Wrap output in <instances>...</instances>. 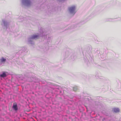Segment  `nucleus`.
Masks as SVG:
<instances>
[{"mask_svg":"<svg viewBox=\"0 0 121 121\" xmlns=\"http://www.w3.org/2000/svg\"><path fill=\"white\" fill-rule=\"evenodd\" d=\"M20 50L15 53L16 54H14V57H16V58L17 59L19 58L20 55H22L24 56V52L26 53L27 52V50L26 47L24 46L23 47H21L20 48Z\"/></svg>","mask_w":121,"mask_h":121,"instance_id":"f257e3e1","label":"nucleus"},{"mask_svg":"<svg viewBox=\"0 0 121 121\" xmlns=\"http://www.w3.org/2000/svg\"><path fill=\"white\" fill-rule=\"evenodd\" d=\"M47 8V13L49 15H50L53 12L56 10L57 8L55 7L53 4H49L47 5L45 7V8Z\"/></svg>","mask_w":121,"mask_h":121,"instance_id":"f03ea898","label":"nucleus"},{"mask_svg":"<svg viewBox=\"0 0 121 121\" xmlns=\"http://www.w3.org/2000/svg\"><path fill=\"white\" fill-rule=\"evenodd\" d=\"M31 74H32V73H30L29 74L28 73L26 75H25L24 77L23 78V79H21L24 80V81H27L28 80L29 78L31 79L32 78V79L36 81H35V82H39L41 81L40 79L38 78L35 76L33 75L31 76Z\"/></svg>","mask_w":121,"mask_h":121,"instance_id":"7ed1b4c3","label":"nucleus"},{"mask_svg":"<svg viewBox=\"0 0 121 121\" xmlns=\"http://www.w3.org/2000/svg\"><path fill=\"white\" fill-rule=\"evenodd\" d=\"M40 36V35L39 34L33 35H31L28 39V43L33 46L34 45V42L33 40L37 39L39 38Z\"/></svg>","mask_w":121,"mask_h":121,"instance_id":"20e7f679","label":"nucleus"},{"mask_svg":"<svg viewBox=\"0 0 121 121\" xmlns=\"http://www.w3.org/2000/svg\"><path fill=\"white\" fill-rule=\"evenodd\" d=\"M21 4L22 7H29L32 4L31 0H21Z\"/></svg>","mask_w":121,"mask_h":121,"instance_id":"39448f33","label":"nucleus"},{"mask_svg":"<svg viewBox=\"0 0 121 121\" xmlns=\"http://www.w3.org/2000/svg\"><path fill=\"white\" fill-rule=\"evenodd\" d=\"M68 10L70 14L73 16L76 13V6L73 5L68 7Z\"/></svg>","mask_w":121,"mask_h":121,"instance_id":"423d86ee","label":"nucleus"},{"mask_svg":"<svg viewBox=\"0 0 121 121\" xmlns=\"http://www.w3.org/2000/svg\"><path fill=\"white\" fill-rule=\"evenodd\" d=\"M9 22L7 20L5 19L2 20L1 25L4 29H7L8 26L9 25Z\"/></svg>","mask_w":121,"mask_h":121,"instance_id":"0eeeda50","label":"nucleus"},{"mask_svg":"<svg viewBox=\"0 0 121 121\" xmlns=\"http://www.w3.org/2000/svg\"><path fill=\"white\" fill-rule=\"evenodd\" d=\"M12 109L16 112L18 110V107L17 103L15 102L13 104Z\"/></svg>","mask_w":121,"mask_h":121,"instance_id":"6e6552de","label":"nucleus"},{"mask_svg":"<svg viewBox=\"0 0 121 121\" xmlns=\"http://www.w3.org/2000/svg\"><path fill=\"white\" fill-rule=\"evenodd\" d=\"M6 61V59L3 57L0 58V67H1L4 65Z\"/></svg>","mask_w":121,"mask_h":121,"instance_id":"1a4fd4ad","label":"nucleus"},{"mask_svg":"<svg viewBox=\"0 0 121 121\" xmlns=\"http://www.w3.org/2000/svg\"><path fill=\"white\" fill-rule=\"evenodd\" d=\"M7 73L5 72H2L0 74V77L4 78L7 76Z\"/></svg>","mask_w":121,"mask_h":121,"instance_id":"9d476101","label":"nucleus"},{"mask_svg":"<svg viewBox=\"0 0 121 121\" xmlns=\"http://www.w3.org/2000/svg\"><path fill=\"white\" fill-rule=\"evenodd\" d=\"M86 20H82L77 24L78 26H79L80 25L83 24L87 22Z\"/></svg>","mask_w":121,"mask_h":121,"instance_id":"9b49d317","label":"nucleus"},{"mask_svg":"<svg viewBox=\"0 0 121 121\" xmlns=\"http://www.w3.org/2000/svg\"><path fill=\"white\" fill-rule=\"evenodd\" d=\"M112 110L116 113H117L119 112V109L118 108H114Z\"/></svg>","mask_w":121,"mask_h":121,"instance_id":"f8f14e48","label":"nucleus"},{"mask_svg":"<svg viewBox=\"0 0 121 121\" xmlns=\"http://www.w3.org/2000/svg\"><path fill=\"white\" fill-rule=\"evenodd\" d=\"M70 54V53L69 51H66L65 53V57H68Z\"/></svg>","mask_w":121,"mask_h":121,"instance_id":"ddd939ff","label":"nucleus"},{"mask_svg":"<svg viewBox=\"0 0 121 121\" xmlns=\"http://www.w3.org/2000/svg\"><path fill=\"white\" fill-rule=\"evenodd\" d=\"M89 48V50L88 51L89 52H91L92 50V47L90 46L88 47Z\"/></svg>","mask_w":121,"mask_h":121,"instance_id":"4468645a","label":"nucleus"},{"mask_svg":"<svg viewBox=\"0 0 121 121\" xmlns=\"http://www.w3.org/2000/svg\"><path fill=\"white\" fill-rule=\"evenodd\" d=\"M51 37H48L47 40V43L49 44V43L50 42V41L51 40Z\"/></svg>","mask_w":121,"mask_h":121,"instance_id":"2eb2a0df","label":"nucleus"},{"mask_svg":"<svg viewBox=\"0 0 121 121\" xmlns=\"http://www.w3.org/2000/svg\"><path fill=\"white\" fill-rule=\"evenodd\" d=\"M73 90L74 91H76L77 90L78 88L76 87H74L73 88Z\"/></svg>","mask_w":121,"mask_h":121,"instance_id":"dca6fc26","label":"nucleus"},{"mask_svg":"<svg viewBox=\"0 0 121 121\" xmlns=\"http://www.w3.org/2000/svg\"><path fill=\"white\" fill-rule=\"evenodd\" d=\"M112 19H113L111 18L107 19H106V21H112Z\"/></svg>","mask_w":121,"mask_h":121,"instance_id":"f3484780","label":"nucleus"},{"mask_svg":"<svg viewBox=\"0 0 121 121\" xmlns=\"http://www.w3.org/2000/svg\"><path fill=\"white\" fill-rule=\"evenodd\" d=\"M57 1L60 2H61L62 1H64L65 0H56Z\"/></svg>","mask_w":121,"mask_h":121,"instance_id":"a211bd4d","label":"nucleus"},{"mask_svg":"<svg viewBox=\"0 0 121 121\" xmlns=\"http://www.w3.org/2000/svg\"><path fill=\"white\" fill-rule=\"evenodd\" d=\"M22 76V75H19L18 76L19 78H20V77H21Z\"/></svg>","mask_w":121,"mask_h":121,"instance_id":"6ab92c4d","label":"nucleus"},{"mask_svg":"<svg viewBox=\"0 0 121 121\" xmlns=\"http://www.w3.org/2000/svg\"><path fill=\"white\" fill-rule=\"evenodd\" d=\"M45 35L44 34H43V33L42 34V35H41V37H43Z\"/></svg>","mask_w":121,"mask_h":121,"instance_id":"aec40b11","label":"nucleus"},{"mask_svg":"<svg viewBox=\"0 0 121 121\" xmlns=\"http://www.w3.org/2000/svg\"><path fill=\"white\" fill-rule=\"evenodd\" d=\"M98 77L99 78H102V77H101V76H99V77H98Z\"/></svg>","mask_w":121,"mask_h":121,"instance_id":"412c9836","label":"nucleus"},{"mask_svg":"<svg viewBox=\"0 0 121 121\" xmlns=\"http://www.w3.org/2000/svg\"><path fill=\"white\" fill-rule=\"evenodd\" d=\"M105 120V118H103V121H104V120Z\"/></svg>","mask_w":121,"mask_h":121,"instance_id":"4be33fe9","label":"nucleus"},{"mask_svg":"<svg viewBox=\"0 0 121 121\" xmlns=\"http://www.w3.org/2000/svg\"><path fill=\"white\" fill-rule=\"evenodd\" d=\"M94 13H92L91 14V16L93 14H94Z\"/></svg>","mask_w":121,"mask_h":121,"instance_id":"5701e85b","label":"nucleus"},{"mask_svg":"<svg viewBox=\"0 0 121 121\" xmlns=\"http://www.w3.org/2000/svg\"><path fill=\"white\" fill-rule=\"evenodd\" d=\"M21 17H21V16H20V17H19V18H21Z\"/></svg>","mask_w":121,"mask_h":121,"instance_id":"b1692460","label":"nucleus"},{"mask_svg":"<svg viewBox=\"0 0 121 121\" xmlns=\"http://www.w3.org/2000/svg\"><path fill=\"white\" fill-rule=\"evenodd\" d=\"M47 49H48V48H47Z\"/></svg>","mask_w":121,"mask_h":121,"instance_id":"393cba45","label":"nucleus"},{"mask_svg":"<svg viewBox=\"0 0 121 121\" xmlns=\"http://www.w3.org/2000/svg\"><path fill=\"white\" fill-rule=\"evenodd\" d=\"M44 48H45V49H46V48H45L44 49Z\"/></svg>","mask_w":121,"mask_h":121,"instance_id":"a878e982","label":"nucleus"},{"mask_svg":"<svg viewBox=\"0 0 121 121\" xmlns=\"http://www.w3.org/2000/svg\"><path fill=\"white\" fill-rule=\"evenodd\" d=\"M74 28L75 27H73L72 28H71L72 29V28Z\"/></svg>","mask_w":121,"mask_h":121,"instance_id":"bb28decb","label":"nucleus"},{"mask_svg":"<svg viewBox=\"0 0 121 121\" xmlns=\"http://www.w3.org/2000/svg\"><path fill=\"white\" fill-rule=\"evenodd\" d=\"M60 92L61 93V91H60Z\"/></svg>","mask_w":121,"mask_h":121,"instance_id":"cd10ccee","label":"nucleus"},{"mask_svg":"<svg viewBox=\"0 0 121 121\" xmlns=\"http://www.w3.org/2000/svg\"><path fill=\"white\" fill-rule=\"evenodd\" d=\"M46 51V50H44V51Z\"/></svg>","mask_w":121,"mask_h":121,"instance_id":"c85d7f7f","label":"nucleus"},{"mask_svg":"<svg viewBox=\"0 0 121 121\" xmlns=\"http://www.w3.org/2000/svg\"><path fill=\"white\" fill-rule=\"evenodd\" d=\"M94 16V15L93 16H92V17H93V16Z\"/></svg>","mask_w":121,"mask_h":121,"instance_id":"c756f323","label":"nucleus"}]
</instances>
